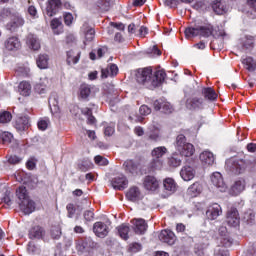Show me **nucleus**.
<instances>
[{"label":"nucleus","instance_id":"nucleus-27","mask_svg":"<svg viewBox=\"0 0 256 256\" xmlns=\"http://www.w3.org/2000/svg\"><path fill=\"white\" fill-rule=\"evenodd\" d=\"M119 73V68L115 64H111L106 69H102V79L107 77H115Z\"/></svg>","mask_w":256,"mask_h":256},{"label":"nucleus","instance_id":"nucleus-16","mask_svg":"<svg viewBox=\"0 0 256 256\" xmlns=\"http://www.w3.org/2000/svg\"><path fill=\"white\" fill-rule=\"evenodd\" d=\"M26 45H28L29 49H32V51H39L41 49V42L34 34H28L26 37Z\"/></svg>","mask_w":256,"mask_h":256},{"label":"nucleus","instance_id":"nucleus-1","mask_svg":"<svg viewBox=\"0 0 256 256\" xmlns=\"http://www.w3.org/2000/svg\"><path fill=\"white\" fill-rule=\"evenodd\" d=\"M186 39L193 37H211L213 35V26L206 24L203 26L188 27L184 31Z\"/></svg>","mask_w":256,"mask_h":256},{"label":"nucleus","instance_id":"nucleus-60","mask_svg":"<svg viewBox=\"0 0 256 256\" xmlns=\"http://www.w3.org/2000/svg\"><path fill=\"white\" fill-rule=\"evenodd\" d=\"M139 113H140V115H143V116L150 115L151 108H149V106H147V105H142V106H140Z\"/></svg>","mask_w":256,"mask_h":256},{"label":"nucleus","instance_id":"nucleus-32","mask_svg":"<svg viewBox=\"0 0 256 256\" xmlns=\"http://www.w3.org/2000/svg\"><path fill=\"white\" fill-rule=\"evenodd\" d=\"M36 63L39 69H47L49 67V56L46 54H40L36 60Z\"/></svg>","mask_w":256,"mask_h":256},{"label":"nucleus","instance_id":"nucleus-3","mask_svg":"<svg viewBox=\"0 0 256 256\" xmlns=\"http://www.w3.org/2000/svg\"><path fill=\"white\" fill-rule=\"evenodd\" d=\"M152 75H153V69H151V67L138 70L136 74L137 83H140L141 85L150 84L149 87H152L151 86Z\"/></svg>","mask_w":256,"mask_h":256},{"label":"nucleus","instance_id":"nucleus-53","mask_svg":"<svg viewBox=\"0 0 256 256\" xmlns=\"http://www.w3.org/2000/svg\"><path fill=\"white\" fill-rule=\"evenodd\" d=\"M94 161H95L96 165H100L101 167H105V166L109 165V160H107V158H105L101 155L95 156Z\"/></svg>","mask_w":256,"mask_h":256},{"label":"nucleus","instance_id":"nucleus-24","mask_svg":"<svg viewBox=\"0 0 256 256\" xmlns=\"http://www.w3.org/2000/svg\"><path fill=\"white\" fill-rule=\"evenodd\" d=\"M5 47L8 51H17V49H21V42L17 37H10L5 42Z\"/></svg>","mask_w":256,"mask_h":256},{"label":"nucleus","instance_id":"nucleus-41","mask_svg":"<svg viewBox=\"0 0 256 256\" xmlns=\"http://www.w3.org/2000/svg\"><path fill=\"white\" fill-rule=\"evenodd\" d=\"M15 73L17 77H31V69L27 66H18Z\"/></svg>","mask_w":256,"mask_h":256},{"label":"nucleus","instance_id":"nucleus-23","mask_svg":"<svg viewBox=\"0 0 256 256\" xmlns=\"http://www.w3.org/2000/svg\"><path fill=\"white\" fill-rule=\"evenodd\" d=\"M163 187L167 195H173V193L177 191V183H175V180L173 178H166L163 181Z\"/></svg>","mask_w":256,"mask_h":256},{"label":"nucleus","instance_id":"nucleus-13","mask_svg":"<svg viewBox=\"0 0 256 256\" xmlns=\"http://www.w3.org/2000/svg\"><path fill=\"white\" fill-rule=\"evenodd\" d=\"M81 59V51L69 50L66 52V63L67 65H77Z\"/></svg>","mask_w":256,"mask_h":256},{"label":"nucleus","instance_id":"nucleus-22","mask_svg":"<svg viewBox=\"0 0 256 256\" xmlns=\"http://www.w3.org/2000/svg\"><path fill=\"white\" fill-rule=\"evenodd\" d=\"M183 181H191L195 178V169L191 166H184L180 171Z\"/></svg>","mask_w":256,"mask_h":256},{"label":"nucleus","instance_id":"nucleus-33","mask_svg":"<svg viewBox=\"0 0 256 256\" xmlns=\"http://www.w3.org/2000/svg\"><path fill=\"white\" fill-rule=\"evenodd\" d=\"M202 95L208 101H215L217 99V93L211 87L203 88L202 89Z\"/></svg>","mask_w":256,"mask_h":256},{"label":"nucleus","instance_id":"nucleus-19","mask_svg":"<svg viewBox=\"0 0 256 256\" xmlns=\"http://www.w3.org/2000/svg\"><path fill=\"white\" fill-rule=\"evenodd\" d=\"M167 74L164 70H157L151 80V87H159L165 81Z\"/></svg>","mask_w":256,"mask_h":256},{"label":"nucleus","instance_id":"nucleus-29","mask_svg":"<svg viewBox=\"0 0 256 256\" xmlns=\"http://www.w3.org/2000/svg\"><path fill=\"white\" fill-rule=\"evenodd\" d=\"M18 92L23 97H29L31 95V83L28 81H22L18 85Z\"/></svg>","mask_w":256,"mask_h":256},{"label":"nucleus","instance_id":"nucleus-40","mask_svg":"<svg viewBox=\"0 0 256 256\" xmlns=\"http://www.w3.org/2000/svg\"><path fill=\"white\" fill-rule=\"evenodd\" d=\"M243 65H245V68L247 71L253 72L256 71V62L253 60L252 57H246L242 60Z\"/></svg>","mask_w":256,"mask_h":256},{"label":"nucleus","instance_id":"nucleus-46","mask_svg":"<svg viewBox=\"0 0 256 256\" xmlns=\"http://www.w3.org/2000/svg\"><path fill=\"white\" fill-rule=\"evenodd\" d=\"M16 195L20 203L21 201H25L29 199V196H27V188H25L24 186H21L16 190Z\"/></svg>","mask_w":256,"mask_h":256},{"label":"nucleus","instance_id":"nucleus-15","mask_svg":"<svg viewBox=\"0 0 256 256\" xmlns=\"http://www.w3.org/2000/svg\"><path fill=\"white\" fill-rule=\"evenodd\" d=\"M19 207L24 215H31L35 211V202L28 198V200L19 202Z\"/></svg>","mask_w":256,"mask_h":256},{"label":"nucleus","instance_id":"nucleus-52","mask_svg":"<svg viewBox=\"0 0 256 256\" xmlns=\"http://www.w3.org/2000/svg\"><path fill=\"white\" fill-rule=\"evenodd\" d=\"M212 9L214 12H216L217 15H222L223 13V4H221V1L216 0L212 3Z\"/></svg>","mask_w":256,"mask_h":256},{"label":"nucleus","instance_id":"nucleus-9","mask_svg":"<svg viewBox=\"0 0 256 256\" xmlns=\"http://www.w3.org/2000/svg\"><path fill=\"white\" fill-rule=\"evenodd\" d=\"M132 228L136 235H143L145 234V231H147V222H145V219L143 218H135L131 221Z\"/></svg>","mask_w":256,"mask_h":256},{"label":"nucleus","instance_id":"nucleus-4","mask_svg":"<svg viewBox=\"0 0 256 256\" xmlns=\"http://www.w3.org/2000/svg\"><path fill=\"white\" fill-rule=\"evenodd\" d=\"M230 171L234 173V175H241L243 171L247 168V163L243 159H232L227 163Z\"/></svg>","mask_w":256,"mask_h":256},{"label":"nucleus","instance_id":"nucleus-62","mask_svg":"<svg viewBox=\"0 0 256 256\" xmlns=\"http://www.w3.org/2000/svg\"><path fill=\"white\" fill-rule=\"evenodd\" d=\"M95 214L91 210H87L84 212L85 221H93Z\"/></svg>","mask_w":256,"mask_h":256},{"label":"nucleus","instance_id":"nucleus-11","mask_svg":"<svg viewBox=\"0 0 256 256\" xmlns=\"http://www.w3.org/2000/svg\"><path fill=\"white\" fill-rule=\"evenodd\" d=\"M227 223L230 227H237L240 223L239 211L237 208H230L227 212Z\"/></svg>","mask_w":256,"mask_h":256},{"label":"nucleus","instance_id":"nucleus-45","mask_svg":"<svg viewBox=\"0 0 256 256\" xmlns=\"http://www.w3.org/2000/svg\"><path fill=\"white\" fill-rule=\"evenodd\" d=\"M11 141H13V134L9 132L0 133V143H3V145H9Z\"/></svg>","mask_w":256,"mask_h":256},{"label":"nucleus","instance_id":"nucleus-38","mask_svg":"<svg viewBox=\"0 0 256 256\" xmlns=\"http://www.w3.org/2000/svg\"><path fill=\"white\" fill-rule=\"evenodd\" d=\"M154 105H155L154 108L156 111H159L162 109V113H166V114L173 113V106L169 102L163 103L162 106H159V103L155 102Z\"/></svg>","mask_w":256,"mask_h":256},{"label":"nucleus","instance_id":"nucleus-8","mask_svg":"<svg viewBox=\"0 0 256 256\" xmlns=\"http://www.w3.org/2000/svg\"><path fill=\"white\" fill-rule=\"evenodd\" d=\"M159 239L162 243H166V245H175V241H177V236L171 230H162L159 234Z\"/></svg>","mask_w":256,"mask_h":256},{"label":"nucleus","instance_id":"nucleus-47","mask_svg":"<svg viewBox=\"0 0 256 256\" xmlns=\"http://www.w3.org/2000/svg\"><path fill=\"white\" fill-rule=\"evenodd\" d=\"M207 247H209L208 243L196 244L194 248V253L198 256H204Z\"/></svg>","mask_w":256,"mask_h":256},{"label":"nucleus","instance_id":"nucleus-30","mask_svg":"<svg viewBox=\"0 0 256 256\" xmlns=\"http://www.w3.org/2000/svg\"><path fill=\"white\" fill-rule=\"evenodd\" d=\"M45 230L41 226H36L30 230V239H43Z\"/></svg>","mask_w":256,"mask_h":256},{"label":"nucleus","instance_id":"nucleus-26","mask_svg":"<svg viewBox=\"0 0 256 256\" xmlns=\"http://www.w3.org/2000/svg\"><path fill=\"white\" fill-rule=\"evenodd\" d=\"M245 191V181L244 180H237L230 189V195H240Z\"/></svg>","mask_w":256,"mask_h":256},{"label":"nucleus","instance_id":"nucleus-35","mask_svg":"<svg viewBox=\"0 0 256 256\" xmlns=\"http://www.w3.org/2000/svg\"><path fill=\"white\" fill-rule=\"evenodd\" d=\"M123 167L126 173H130L131 175H135V173H137V164L133 162V160L125 161Z\"/></svg>","mask_w":256,"mask_h":256},{"label":"nucleus","instance_id":"nucleus-21","mask_svg":"<svg viewBox=\"0 0 256 256\" xmlns=\"http://www.w3.org/2000/svg\"><path fill=\"white\" fill-rule=\"evenodd\" d=\"M186 107L190 111H195L196 109H203V98H189L186 101Z\"/></svg>","mask_w":256,"mask_h":256},{"label":"nucleus","instance_id":"nucleus-34","mask_svg":"<svg viewBox=\"0 0 256 256\" xmlns=\"http://www.w3.org/2000/svg\"><path fill=\"white\" fill-rule=\"evenodd\" d=\"M201 191H203V186L199 182H196L188 188V195L197 197V195L201 194Z\"/></svg>","mask_w":256,"mask_h":256},{"label":"nucleus","instance_id":"nucleus-14","mask_svg":"<svg viewBox=\"0 0 256 256\" xmlns=\"http://www.w3.org/2000/svg\"><path fill=\"white\" fill-rule=\"evenodd\" d=\"M127 185H129V181L125 176H118L112 180V187L116 191H123V189H127Z\"/></svg>","mask_w":256,"mask_h":256},{"label":"nucleus","instance_id":"nucleus-18","mask_svg":"<svg viewBox=\"0 0 256 256\" xmlns=\"http://www.w3.org/2000/svg\"><path fill=\"white\" fill-rule=\"evenodd\" d=\"M200 161L204 167H211L215 163L213 152L204 151L200 154Z\"/></svg>","mask_w":256,"mask_h":256},{"label":"nucleus","instance_id":"nucleus-5","mask_svg":"<svg viewBox=\"0 0 256 256\" xmlns=\"http://www.w3.org/2000/svg\"><path fill=\"white\" fill-rule=\"evenodd\" d=\"M220 215H223V209L221 208V205H219L218 203L210 204L207 207L206 217L210 221H215V219H217V217H220Z\"/></svg>","mask_w":256,"mask_h":256},{"label":"nucleus","instance_id":"nucleus-7","mask_svg":"<svg viewBox=\"0 0 256 256\" xmlns=\"http://www.w3.org/2000/svg\"><path fill=\"white\" fill-rule=\"evenodd\" d=\"M61 0H48L47 6H46V15L49 17H53L61 11L62 7Z\"/></svg>","mask_w":256,"mask_h":256},{"label":"nucleus","instance_id":"nucleus-50","mask_svg":"<svg viewBox=\"0 0 256 256\" xmlns=\"http://www.w3.org/2000/svg\"><path fill=\"white\" fill-rule=\"evenodd\" d=\"M13 116L8 111H4L0 113V123L5 124L11 122Z\"/></svg>","mask_w":256,"mask_h":256},{"label":"nucleus","instance_id":"nucleus-6","mask_svg":"<svg viewBox=\"0 0 256 256\" xmlns=\"http://www.w3.org/2000/svg\"><path fill=\"white\" fill-rule=\"evenodd\" d=\"M211 183L221 193H225V191H227V184L225 183V180H223V175H221V173L214 172L211 176Z\"/></svg>","mask_w":256,"mask_h":256},{"label":"nucleus","instance_id":"nucleus-54","mask_svg":"<svg viewBox=\"0 0 256 256\" xmlns=\"http://www.w3.org/2000/svg\"><path fill=\"white\" fill-rule=\"evenodd\" d=\"M143 249V246L140 243H132L129 245L130 253H139Z\"/></svg>","mask_w":256,"mask_h":256},{"label":"nucleus","instance_id":"nucleus-63","mask_svg":"<svg viewBox=\"0 0 256 256\" xmlns=\"http://www.w3.org/2000/svg\"><path fill=\"white\" fill-rule=\"evenodd\" d=\"M51 235H52L53 239H58V237H61V230L57 227H54L51 230Z\"/></svg>","mask_w":256,"mask_h":256},{"label":"nucleus","instance_id":"nucleus-51","mask_svg":"<svg viewBox=\"0 0 256 256\" xmlns=\"http://www.w3.org/2000/svg\"><path fill=\"white\" fill-rule=\"evenodd\" d=\"M243 219L248 225H253L255 223V213L248 211L244 214Z\"/></svg>","mask_w":256,"mask_h":256},{"label":"nucleus","instance_id":"nucleus-31","mask_svg":"<svg viewBox=\"0 0 256 256\" xmlns=\"http://www.w3.org/2000/svg\"><path fill=\"white\" fill-rule=\"evenodd\" d=\"M96 6L99 11H109V9H111V7L113 6V0H98L96 2Z\"/></svg>","mask_w":256,"mask_h":256},{"label":"nucleus","instance_id":"nucleus-57","mask_svg":"<svg viewBox=\"0 0 256 256\" xmlns=\"http://www.w3.org/2000/svg\"><path fill=\"white\" fill-rule=\"evenodd\" d=\"M7 159L10 165H18V163L21 161V158L16 155L7 156Z\"/></svg>","mask_w":256,"mask_h":256},{"label":"nucleus","instance_id":"nucleus-44","mask_svg":"<svg viewBox=\"0 0 256 256\" xmlns=\"http://www.w3.org/2000/svg\"><path fill=\"white\" fill-rule=\"evenodd\" d=\"M89 95H91V86L87 84H82L80 86L81 99H89Z\"/></svg>","mask_w":256,"mask_h":256},{"label":"nucleus","instance_id":"nucleus-49","mask_svg":"<svg viewBox=\"0 0 256 256\" xmlns=\"http://www.w3.org/2000/svg\"><path fill=\"white\" fill-rule=\"evenodd\" d=\"M187 144V139L185 138V135L180 134L176 138V149L179 151V149L183 148V145Z\"/></svg>","mask_w":256,"mask_h":256},{"label":"nucleus","instance_id":"nucleus-12","mask_svg":"<svg viewBox=\"0 0 256 256\" xmlns=\"http://www.w3.org/2000/svg\"><path fill=\"white\" fill-rule=\"evenodd\" d=\"M126 198L128 199V201L136 203V201H141L143 199V194L137 186H134L128 190V192L126 193Z\"/></svg>","mask_w":256,"mask_h":256},{"label":"nucleus","instance_id":"nucleus-37","mask_svg":"<svg viewBox=\"0 0 256 256\" xmlns=\"http://www.w3.org/2000/svg\"><path fill=\"white\" fill-rule=\"evenodd\" d=\"M29 127V118L27 116L20 117L16 121V129L18 131H25Z\"/></svg>","mask_w":256,"mask_h":256},{"label":"nucleus","instance_id":"nucleus-28","mask_svg":"<svg viewBox=\"0 0 256 256\" xmlns=\"http://www.w3.org/2000/svg\"><path fill=\"white\" fill-rule=\"evenodd\" d=\"M81 31L84 33L86 41L95 39V30L89 26V23L85 22L81 27Z\"/></svg>","mask_w":256,"mask_h":256},{"label":"nucleus","instance_id":"nucleus-17","mask_svg":"<svg viewBox=\"0 0 256 256\" xmlns=\"http://www.w3.org/2000/svg\"><path fill=\"white\" fill-rule=\"evenodd\" d=\"M144 187L147 191H157V189H159V180L154 176H146L144 179Z\"/></svg>","mask_w":256,"mask_h":256},{"label":"nucleus","instance_id":"nucleus-25","mask_svg":"<svg viewBox=\"0 0 256 256\" xmlns=\"http://www.w3.org/2000/svg\"><path fill=\"white\" fill-rule=\"evenodd\" d=\"M178 152L182 157H193L195 153V147L191 143H186L182 148H178Z\"/></svg>","mask_w":256,"mask_h":256},{"label":"nucleus","instance_id":"nucleus-56","mask_svg":"<svg viewBox=\"0 0 256 256\" xmlns=\"http://www.w3.org/2000/svg\"><path fill=\"white\" fill-rule=\"evenodd\" d=\"M59 27H61V21L57 18L53 19L51 21V28L54 30V33H56V35H59V32H57V29H59Z\"/></svg>","mask_w":256,"mask_h":256},{"label":"nucleus","instance_id":"nucleus-61","mask_svg":"<svg viewBox=\"0 0 256 256\" xmlns=\"http://www.w3.org/2000/svg\"><path fill=\"white\" fill-rule=\"evenodd\" d=\"M64 23L65 25H72L73 23V14L71 13H65L64 14Z\"/></svg>","mask_w":256,"mask_h":256},{"label":"nucleus","instance_id":"nucleus-20","mask_svg":"<svg viewBox=\"0 0 256 256\" xmlns=\"http://www.w3.org/2000/svg\"><path fill=\"white\" fill-rule=\"evenodd\" d=\"M25 25V20H23V17L21 16H15L8 24L7 29L8 31H17L19 27H23Z\"/></svg>","mask_w":256,"mask_h":256},{"label":"nucleus","instance_id":"nucleus-58","mask_svg":"<svg viewBox=\"0 0 256 256\" xmlns=\"http://www.w3.org/2000/svg\"><path fill=\"white\" fill-rule=\"evenodd\" d=\"M66 209H67V212H68V217L70 218V219H72V217H74V215H75V211H76V209H75V205H73V204H68L67 206H66Z\"/></svg>","mask_w":256,"mask_h":256},{"label":"nucleus","instance_id":"nucleus-39","mask_svg":"<svg viewBox=\"0 0 256 256\" xmlns=\"http://www.w3.org/2000/svg\"><path fill=\"white\" fill-rule=\"evenodd\" d=\"M47 85H49L48 79H43L39 83L35 85V91L36 93H39V95H43V93H47Z\"/></svg>","mask_w":256,"mask_h":256},{"label":"nucleus","instance_id":"nucleus-59","mask_svg":"<svg viewBox=\"0 0 256 256\" xmlns=\"http://www.w3.org/2000/svg\"><path fill=\"white\" fill-rule=\"evenodd\" d=\"M164 5H166V7H170V9H174L179 5V0H165Z\"/></svg>","mask_w":256,"mask_h":256},{"label":"nucleus","instance_id":"nucleus-64","mask_svg":"<svg viewBox=\"0 0 256 256\" xmlns=\"http://www.w3.org/2000/svg\"><path fill=\"white\" fill-rule=\"evenodd\" d=\"M9 15H11V9L9 8H3L0 12L1 19H5V17H9Z\"/></svg>","mask_w":256,"mask_h":256},{"label":"nucleus","instance_id":"nucleus-43","mask_svg":"<svg viewBox=\"0 0 256 256\" xmlns=\"http://www.w3.org/2000/svg\"><path fill=\"white\" fill-rule=\"evenodd\" d=\"M49 106H50L52 113H59V101L57 100L56 95H52L49 98Z\"/></svg>","mask_w":256,"mask_h":256},{"label":"nucleus","instance_id":"nucleus-55","mask_svg":"<svg viewBox=\"0 0 256 256\" xmlns=\"http://www.w3.org/2000/svg\"><path fill=\"white\" fill-rule=\"evenodd\" d=\"M113 133H115V124H110L108 126H105L104 134L107 137H111V135H113Z\"/></svg>","mask_w":256,"mask_h":256},{"label":"nucleus","instance_id":"nucleus-42","mask_svg":"<svg viewBox=\"0 0 256 256\" xmlns=\"http://www.w3.org/2000/svg\"><path fill=\"white\" fill-rule=\"evenodd\" d=\"M181 163V157L177 153L172 154V156L168 158V165L170 167H180Z\"/></svg>","mask_w":256,"mask_h":256},{"label":"nucleus","instance_id":"nucleus-48","mask_svg":"<svg viewBox=\"0 0 256 256\" xmlns=\"http://www.w3.org/2000/svg\"><path fill=\"white\" fill-rule=\"evenodd\" d=\"M254 40L252 36H245L242 39V47L244 49H253Z\"/></svg>","mask_w":256,"mask_h":256},{"label":"nucleus","instance_id":"nucleus-10","mask_svg":"<svg viewBox=\"0 0 256 256\" xmlns=\"http://www.w3.org/2000/svg\"><path fill=\"white\" fill-rule=\"evenodd\" d=\"M93 231L97 237L103 239L109 235V226L103 222H96L94 223Z\"/></svg>","mask_w":256,"mask_h":256},{"label":"nucleus","instance_id":"nucleus-36","mask_svg":"<svg viewBox=\"0 0 256 256\" xmlns=\"http://www.w3.org/2000/svg\"><path fill=\"white\" fill-rule=\"evenodd\" d=\"M117 230L121 239H124V241H127V239H129V231H131L129 225L122 224L117 227Z\"/></svg>","mask_w":256,"mask_h":256},{"label":"nucleus","instance_id":"nucleus-2","mask_svg":"<svg viewBox=\"0 0 256 256\" xmlns=\"http://www.w3.org/2000/svg\"><path fill=\"white\" fill-rule=\"evenodd\" d=\"M153 162L152 165L155 169H161L163 167V157L167 155V148L165 146H159L152 150Z\"/></svg>","mask_w":256,"mask_h":256}]
</instances>
